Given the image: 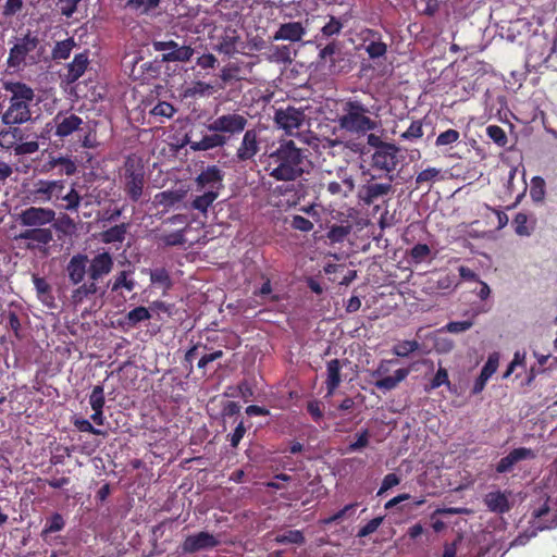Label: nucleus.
<instances>
[{
    "label": "nucleus",
    "instance_id": "obj_53",
    "mask_svg": "<svg viewBox=\"0 0 557 557\" xmlns=\"http://www.w3.org/2000/svg\"><path fill=\"white\" fill-rule=\"evenodd\" d=\"M175 112H176V109L173 107L172 103L166 102V101H159L150 110V115H152L154 117H161V119H171Z\"/></svg>",
    "mask_w": 557,
    "mask_h": 557
},
{
    "label": "nucleus",
    "instance_id": "obj_9",
    "mask_svg": "<svg viewBox=\"0 0 557 557\" xmlns=\"http://www.w3.org/2000/svg\"><path fill=\"white\" fill-rule=\"evenodd\" d=\"M261 150L260 133L256 128L246 129L236 149V160L240 163L255 161Z\"/></svg>",
    "mask_w": 557,
    "mask_h": 557
},
{
    "label": "nucleus",
    "instance_id": "obj_26",
    "mask_svg": "<svg viewBox=\"0 0 557 557\" xmlns=\"http://www.w3.org/2000/svg\"><path fill=\"white\" fill-rule=\"evenodd\" d=\"M33 283L37 293V298L48 308H55V298L52 287L45 277L33 274Z\"/></svg>",
    "mask_w": 557,
    "mask_h": 557
},
{
    "label": "nucleus",
    "instance_id": "obj_27",
    "mask_svg": "<svg viewBox=\"0 0 557 557\" xmlns=\"http://www.w3.org/2000/svg\"><path fill=\"white\" fill-rule=\"evenodd\" d=\"M497 368L498 357L496 355H491L473 384L472 394H479L484 389L486 382L496 372Z\"/></svg>",
    "mask_w": 557,
    "mask_h": 557
},
{
    "label": "nucleus",
    "instance_id": "obj_23",
    "mask_svg": "<svg viewBox=\"0 0 557 557\" xmlns=\"http://www.w3.org/2000/svg\"><path fill=\"white\" fill-rule=\"evenodd\" d=\"M391 191V183H369L360 188L359 198L364 205L370 206L380 197H383Z\"/></svg>",
    "mask_w": 557,
    "mask_h": 557
},
{
    "label": "nucleus",
    "instance_id": "obj_12",
    "mask_svg": "<svg viewBox=\"0 0 557 557\" xmlns=\"http://www.w3.org/2000/svg\"><path fill=\"white\" fill-rule=\"evenodd\" d=\"M153 48L156 51H166L162 55L163 62H187L194 54L190 46H180L174 40L154 41Z\"/></svg>",
    "mask_w": 557,
    "mask_h": 557
},
{
    "label": "nucleus",
    "instance_id": "obj_61",
    "mask_svg": "<svg viewBox=\"0 0 557 557\" xmlns=\"http://www.w3.org/2000/svg\"><path fill=\"white\" fill-rule=\"evenodd\" d=\"M383 517H375L361 527L357 533L358 537H366L374 533L383 522Z\"/></svg>",
    "mask_w": 557,
    "mask_h": 557
},
{
    "label": "nucleus",
    "instance_id": "obj_24",
    "mask_svg": "<svg viewBox=\"0 0 557 557\" xmlns=\"http://www.w3.org/2000/svg\"><path fill=\"white\" fill-rule=\"evenodd\" d=\"M306 34V28L300 22H288L281 24L274 33V40L300 41Z\"/></svg>",
    "mask_w": 557,
    "mask_h": 557
},
{
    "label": "nucleus",
    "instance_id": "obj_57",
    "mask_svg": "<svg viewBox=\"0 0 557 557\" xmlns=\"http://www.w3.org/2000/svg\"><path fill=\"white\" fill-rule=\"evenodd\" d=\"M73 425L79 431L85 433H90L94 435L106 436L107 432L96 429L87 419L84 418H75L73 421Z\"/></svg>",
    "mask_w": 557,
    "mask_h": 557
},
{
    "label": "nucleus",
    "instance_id": "obj_54",
    "mask_svg": "<svg viewBox=\"0 0 557 557\" xmlns=\"http://www.w3.org/2000/svg\"><path fill=\"white\" fill-rule=\"evenodd\" d=\"M486 134L499 147H505L508 143L505 131L498 125H488Z\"/></svg>",
    "mask_w": 557,
    "mask_h": 557
},
{
    "label": "nucleus",
    "instance_id": "obj_29",
    "mask_svg": "<svg viewBox=\"0 0 557 557\" xmlns=\"http://www.w3.org/2000/svg\"><path fill=\"white\" fill-rule=\"evenodd\" d=\"M409 375V370L400 368L394 372L393 375H386L377 379L374 383L375 387L381 391H392L398 386Z\"/></svg>",
    "mask_w": 557,
    "mask_h": 557
},
{
    "label": "nucleus",
    "instance_id": "obj_58",
    "mask_svg": "<svg viewBox=\"0 0 557 557\" xmlns=\"http://www.w3.org/2000/svg\"><path fill=\"white\" fill-rule=\"evenodd\" d=\"M423 136V127L421 121H412L409 127L400 135L401 139L416 140Z\"/></svg>",
    "mask_w": 557,
    "mask_h": 557
},
{
    "label": "nucleus",
    "instance_id": "obj_35",
    "mask_svg": "<svg viewBox=\"0 0 557 557\" xmlns=\"http://www.w3.org/2000/svg\"><path fill=\"white\" fill-rule=\"evenodd\" d=\"M98 292L97 281H91L82 284L72 292V301L75 305L82 304L86 298L95 295Z\"/></svg>",
    "mask_w": 557,
    "mask_h": 557
},
{
    "label": "nucleus",
    "instance_id": "obj_28",
    "mask_svg": "<svg viewBox=\"0 0 557 557\" xmlns=\"http://www.w3.org/2000/svg\"><path fill=\"white\" fill-rule=\"evenodd\" d=\"M343 368V363L339 359H332L326 363V391L327 395H333L334 392L338 388L342 383L341 371Z\"/></svg>",
    "mask_w": 557,
    "mask_h": 557
},
{
    "label": "nucleus",
    "instance_id": "obj_45",
    "mask_svg": "<svg viewBox=\"0 0 557 557\" xmlns=\"http://www.w3.org/2000/svg\"><path fill=\"white\" fill-rule=\"evenodd\" d=\"M304 533L299 530H288L282 534H277L275 542L278 544H298L305 543Z\"/></svg>",
    "mask_w": 557,
    "mask_h": 557
},
{
    "label": "nucleus",
    "instance_id": "obj_21",
    "mask_svg": "<svg viewBox=\"0 0 557 557\" xmlns=\"http://www.w3.org/2000/svg\"><path fill=\"white\" fill-rule=\"evenodd\" d=\"M510 492L507 491L490 492L484 496L483 502L488 511L503 515L511 509V504L508 498Z\"/></svg>",
    "mask_w": 557,
    "mask_h": 557
},
{
    "label": "nucleus",
    "instance_id": "obj_25",
    "mask_svg": "<svg viewBox=\"0 0 557 557\" xmlns=\"http://www.w3.org/2000/svg\"><path fill=\"white\" fill-rule=\"evenodd\" d=\"M228 143V137L220 134L219 132H212L211 134H205L199 140L193 143V151H207L215 148H222Z\"/></svg>",
    "mask_w": 557,
    "mask_h": 557
},
{
    "label": "nucleus",
    "instance_id": "obj_6",
    "mask_svg": "<svg viewBox=\"0 0 557 557\" xmlns=\"http://www.w3.org/2000/svg\"><path fill=\"white\" fill-rule=\"evenodd\" d=\"M51 202L58 208L69 211L77 212L83 200L82 195L76 189V183L71 184L67 193H64L66 181L65 180H51Z\"/></svg>",
    "mask_w": 557,
    "mask_h": 557
},
{
    "label": "nucleus",
    "instance_id": "obj_38",
    "mask_svg": "<svg viewBox=\"0 0 557 557\" xmlns=\"http://www.w3.org/2000/svg\"><path fill=\"white\" fill-rule=\"evenodd\" d=\"M65 527V520L59 512L52 513L46 519L45 527L41 531V536L45 539L48 534L62 531Z\"/></svg>",
    "mask_w": 557,
    "mask_h": 557
},
{
    "label": "nucleus",
    "instance_id": "obj_17",
    "mask_svg": "<svg viewBox=\"0 0 557 557\" xmlns=\"http://www.w3.org/2000/svg\"><path fill=\"white\" fill-rule=\"evenodd\" d=\"M535 458V454L531 448L518 447L513 448L508 455L503 457L496 465L495 471L498 474L511 472L515 466L523 460Z\"/></svg>",
    "mask_w": 557,
    "mask_h": 557
},
{
    "label": "nucleus",
    "instance_id": "obj_1",
    "mask_svg": "<svg viewBox=\"0 0 557 557\" xmlns=\"http://www.w3.org/2000/svg\"><path fill=\"white\" fill-rule=\"evenodd\" d=\"M309 164L306 150L293 140H283L268 154L265 171L275 181L290 182L300 177Z\"/></svg>",
    "mask_w": 557,
    "mask_h": 557
},
{
    "label": "nucleus",
    "instance_id": "obj_49",
    "mask_svg": "<svg viewBox=\"0 0 557 557\" xmlns=\"http://www.w3.org/2000/svg\"><path fill=\"white\" fill-rule=\"evenodd\" d=\"M420 348V344L417 341H403L397 343L392 351L397 357H408L410 354L417 351Z\"/></svg>",
    "mask_w": 557,
    "mask_h": 557
},
{
    "label": "nucleus",
    "instance_id": "obj_30",
    "mask_svg": "<svg viewBox=\"0 0 557 557\" xmlns=\"http://www.w3.org/2000/svg\"><path fill=\"white\" fill-rule=\"evenodd\" d=\"M556 525H557V521H555V520H552L549 523H537V524L534 523V524H532L531 529L518 534L510 543V547L523 546L531 539L535 537L537 535L539 531L552 529Z\"/></svg>",
    "mask_w": 557,
    "mask_h": 557
},
{
    "label": "nucleus",
    "instance_id": "obj_50",
    "mask_svg": "<svg viewBox=\"0 0 557 557\" xmlns=\"http://www.w3.org/2000/svg\"><path fill=\"white\" fill-rule=\"evenodd\" d=\"M460 139V133L457 129L449 128L445 132H442L435 140V146L446 147V146H453L454 144L458 143Z\"/></svg>",
    "mask_w": 557,
    "mask_h": 557
},
{
    "label": "nucleus",
    "instance_id": "obj_47",
    "mask_svg": "<svg viewBox=\"0 0 557 557\" xmlns=\"http://www.w3.org/2000/svg\"><path fill=\"white\" fill-rule=\"evenodd\" d=\"M442 385H446L450 388V381L448 379V372L445 368L440 367L433 379L430 381L428 385H425V392H431L441 387Z\"/></svg>",
    "mask_w": 557,
    "mask_h": 557
},
{
    "label": "nucleus",
    "instance_id": "obj_11",
    "mask_svg": "<svg viewBox=\"0 0 557 557\" xmlns=\"http://www.w3.org/2000/svg\"><path fill=\"white\" fill-rule=\"evenodd\" d=\"M39 172L41 174L72 176L77 172V165L71 156L49 154L48 159L41 164Z\"/></svg>",
    "mask_w": 557,
    "mask_h": 557
},
{
    "label": "nucleus",
    "instance_id": "obj_56",
    "mask_svg": "<svg viewBox=\"0 0 557 557\" xmlns=\"http://www.w3.org/2000/svg\"><path fill=\"white\" fill-rule=\"evenodd\" d=\"M151 318L149 310L146 307L139 306L132 309L127 313L128 323L135 325L139 322L147 321Z\"/></svg>",
    "mask_w": 557,
    "mask_h": 557
},
{
    "label": "nucleus",
    "instance_id": "obj_44",
    "mask_svg": "<svg viewBox=\"0 0 557 557\" xmlns=\"http://www.w3.org/2000/svg\"><path fill=\"white\" fill-rule=\"evenodd\" d=\"M129 272L128 271H121L114 278L112 285H111V290L112 292H119L121 288H125L127 292H132L134 290L135 286H136V283L134 280H129L127 276H128Z\"/></svg>",
    "mask_w": 557,
    "mask_h": 557
},
{
    "label": "nucleus",
    "instance_id": "obj_10",
    "mask_svg": "<svg viewBox=\"0 0 557 557\" xmlns=\"http://www.w3.org/2000/svg\"><path fill=\"white\" fill-rule=\"evenodd\" d=\"M399 148L396 145H384L381 150H375L372 154L371 166L373 170L389 174L396 170L399 163Z\"/></svg>",
    "mask_w": 557,
    "mask_h": 557
},
{
    "label": "nucleus",
    "instance_id": "obj_51",
    "mask_svg": "<svg viewBox=\"0 0 557 557\" xmlns=\"http://www.w3.org/2000/svg\"><path fill=\"white\" fill-rule=\"evenodd\" d=\"M185 230H178L176 232L168 233V234H161L159 236V242L162 243L164 246H182L185 244Z\"/></svg>",
    "mask_w": 557,
    "mask_h": 557
},
{
    "label": "nucleus",
    "instance_id": "obj_46",
    "mask_svg": "<svg viewBox=\"0 0 557 557\" xmlns=\"http://www.w3.org/2000/svg\"><path fill=\"white\" fill-rule=\"evenodd\" d=\"M431 255V248L426 244H417L408 252L410 260L414 264L424 262Z\"/></svg>",
    "mask_w": 557,
    "mask_h": 557
},
{
    "label": "nucleus",
    "instance_id": "obj_43",
    "mask_svg": "<svg viewBox=\"0 0 557 557\" xmlns=\"http://www.w3.org/2000/svg\"><path fill=\"white\" fill-rule=\"evenodd\" d=\"M545 181L541 176H534L531 180L530 197L534 202H542L545 198Z\"/></svg>",
    "mask_w": 557,
    "mask_h": 557
},
{
    "label": "nucleus",
    "instance_id": "obj_55",
    "mask_svg": "<svg viewBox=\"0 0 557 557\" xmlns=\"http://www.w3.org/2000/svg\"><path fill=\"white\" fill-rule=\"evenodd\" d=\"M106 404L104 388L101 384L95 385L89 395V405L91 409L103 408Z\"/></svg>",
    "mask_w": 557,
    "mask_h": 557
},
{
    "label": "nucleus",
    "instance_id": "obj_7",
    "mask_svg": "<svg viewBox=\"0 0 557 557\" xmlns=\"http://www.w3.org/2000/svg\"><path fill=\"white\" fill-rule=\"evenodd\" d=\"M247 125V117L233 111L218 115L207 125V128L209 132H219L220 134H223L228 137L230 140L232 137L242 134L246 129Z\"/></svg>",
    "mask_w": 557,
    "mask_h": 557
},
{
    "label": "nucleus",
    "instance_id": "obj_34",
    "mask_svg": "<svg viewBox=\"0 0 557 557\" xmlns=\"http://www.w3.org/2000/svg\"><path fill=\"white\" fill-rule=\"evenodd\" d=\"M23 131L18 127H11L0 132V146L5 149H11L17 145V141L23 139Z\"/></svg>",
    "mask_w": 557,
    "mask_h": 557
},
{
    "label": "nucleus",
    "instance_id": "obj_2",
    "mask_svg": "<svg viewBox=\"0 0 557 557\" xmlns=\"http://www.w3.org/2000/svg\"><path fill=\"white\" fill-rule=\"evenodd\" d=\"M2 88L11 94L9 107L2 114V123L13 126L30 121V106L35 100L34 89L25 83L13 81L3 82Z\"/></svg>",
    "mask_w": 557,
    "mask_h": 557
},
{
    "label": "nucleus",
    "instance_id": "obj_22",
    "mask_svg": "<svg viewBox=\"0 0 557 557\" xmlns=\"http://www.w3.org/2000/svg\"><path fill=\"white\" fill-rule=\"evenodd\" d=\"M88 262V257L83 253L74 255L67 265L66 272L70 282L73 285H77L84 281L86 274H88V269L86 268Z\"/></svg>",
    "mask_w": 557,
    "mask_h": 557
},
{
    "label": "nucleus",
    "instance_id": "obj_14",
    "mask_svg": "<svg viewBox=\"0 0 557 557\" xmlns=\"http://www.w3.org/2000/svg\"><path fill=\"white\" fill-rule=\"evenodd\" d=\"M54 136L65 138L75 132L83 131L85 125L82 117L71 112H59L53 119Z\"/></svg>",
    "mask_w": 557,
    "mask_h": 557
},
{
    "label": "nucleus",
    "instance_id": "obj_62",
    "mask_svg": "<svg viewBox=\"0 0 557 557\" xmlns=\"http://www.w3.org/2000/svg\"><path fill=\"white\" fill-rule=\"evenodd\" d=\"M38 149H39V144L37 140L20 143L17 145H15V147H14V154L15 156L32 154V153L37 152Z\"/></svg>",
    "mask_w": 557,
    "mask_h": 557
},
{
    "label": "nucleus",
    "instance_id": "obj_41",
    "mask_svg": "<svg viewBox=\"0 0 557 557\" xmlns=\"http://www.w3.org/2000/svg\"><path fill=\"white\" fill-rule=\"evenodd\" d=\"M442 178L441 176V170L436 168H428L416 176V188H420L424 184H431L433 182L440 181Z\"/></svg>",
    "mask_w": 557,
    "mask_h": 557
},
{
    "label": "nucleus",
    "instance_id": "obj_60",
    "mask_svg": "<svg viewBox=\"0 0 557 557\" xmlns=\"http://www.w3.org/2000/svg\"><path fill=\"white\" fill-rule=\"evenodd\" d=\"M343 28V24L335 16H331L330 21L322 27V35L325 37H331L334 35H338Z\"/></svg>",
    "mask_w": 557,
    "mask_h": 557
},
{
    "label": "nucleus",
    "instance_id": "obj_64",
    "mask_svg": "<svg viewBox=\"0 0 557 557\" xmlns=\"http://www.w3.org/2000/svg\"><path fill=\"white\" fill-rule=\"evenodd\" d=\"M238 72V65L228 64L221 70L220 77L224 83H228L233 79H239Z\"/></svg>",
    "mask_w": 557,
    "mask_h": 557
},
{
    "label": "nucleus",
    "instance_id": "obj_20",
    "mask_svg": "<svg viewBox=\"0 0 557 557\" xmlns=\"http://www.w3.org/2000/svg\"><path fill=\"white\" fill-rule=\"evenodd\" d=\"M240 36L237 30L232 27H226L222 35L218 38L214 45V50L221 54L233 57L238 53V44Z\"/></svg>",
    "mask_w": 557,
    "mask_h": 557
},
{
    "label": "nucleus",
    "instance_id": "obj_40",
    "mask_svg": "<svg viewBox=\"0 0 557 557\" xmlns=\"http://www.w3.org/2000/svg\"><path fill=\"white\" fill-rule=\"evenodd\" d=\"M75 46V41L73 38H67L62 41H58L52 49V59L53 60H65L70 57L72 49Z\"/></svg>",
    "mask_w": 557,
    "mask_h": 557
},
{
    "label": "nucleus",
    "instance_id": "obj_15",
    "mask_svg": "<svg viewBox=\"0 0 557 557\" xmlns=\"http://www.w3.org/2000/svg\"><path fill=\"white\" fill-rule=\"evenodd\" d=\"M54 219L55 212L42 207H29L20 215L21 223L25 226H41L51 223Z\"/></svg>",
    "mask_w": 557,
    "mask_h": 557
},
{
    "label": "nucleus",
    "instance_id": "obj_59",
    "mask_svg": "<svg viewBox=\"0 0 557 557\" xmlns=\"http://www.w3.org/2000/svg\"><path fill=\"white\" fill-rule=\"evenodd\" d=\"M370 438V433L368 429L362 430L357 434V440L354 443H350L347 447L349 453L358 451L368 446Z\"/></svg>",
    "mask_w": 557,
    "mask_h": 557
},
{
    "label": "nucleus",
    "instance_id": "obj_63",
    "mask_svg": "<svg viewBox=\"0 0 557 557\" xmlns=\"http://www.w3.org/2000/svg\"><path fill=\"white\" fill-rule=\"evenodd\" d=\"M473 322L470 320L466 321H450L445 325V330L449 333H462L470 330Z\"/></svg>",
    "mask_w": 557,
    "mask_h": 557
},
{
    "label": "nucleus",
    "instance_id": "obj_31",
    "mask_svg": "<svg viewBox=\"0 0 557 557\" xmlns=\"http://www.w3.org/2000/svg\"><path fill=\"white\" fill-rule=\"evenodd\" d=\"M21 239L30 240L41 245H48L53 239L50 228H27L20 234Z\"/></svg>",
    "mask_w": 557,
    "mask_h": 557
},
{
    "label": "nucleus",
    "instance_id": "obj_36",
    "mask_svg": "<svg viewBox=\"0 0 557 557\" xmlns=\"http://www.w3.org/2000/svg\"><path fill=\"white\" fill-rule=\"evenodd\" d=\"M51 180H39L34 184L32 195L36 201L51 202Z\"/></svg>",
    "mask_w": 557,
    "mask_h": 557
},
{
    "label": "nucleus",
    "instance_id": "obj_52",
    "mask_svg": "<svg viewBox=\"0 0 557 557\" xmlns=\"http://www.w3.org/2000/svg\"><path fill=\"white\" fill-rule=\"evenodd\" d=\"M354 189V181L351 178H345L342 183L330 182L327 184V191L331 195H343L347 196L348 193Z\"/></svg>",
    "mask_w": 557,
    "mask_h": 557
},
{
    "label": "nucleus",
    "instance_id": "obj_19",
    "mask_svg": "<svg viewBox=\"0 0 557 557\" xmlns=\"http://www.w3.org/2000/svg\"><path fill=\"white\" fill-rule=\"evenodd\" d=\"M113 258L108 251L96 255L88 267V277L91 281H98L109 274L113 269Z\"/></svg>",
    "mask_w": 557,
    "mask_h": 557
},
{
    "label": "nucleus",
    "instance_id": "obj_16",
    "mask_svg": "<svg viewBox=\"0 0 557 557\" xmlns=\"http://www.w3.org/2000/svg\"><path fill=\"white\" fill-rule=\"evenodd\" d=\"M361 39L370 59H379L386 54L387 45L382 40L380 32L367 28L362 30Z\"/></svg>",
    "mask_w": 557,
    "mask_h": 557
},
{
    "label": "nucleus",
    "instance_id": "obj_32",
    "mask_svg": "<svg viewBox=\"0 0 557 557\" xmlns=\"http://www.w3.org/2000/svg\"><path fill=\"white\" fill-rule=\"evenodd\" d=\"M88 63L89 61L87 53L76 54L67 66V79L70 82L77 81L85 73Z\"/></svg>",
    "mask_w": 557,
    "mask_h": 557
},
{
    "label": "nucleus",
    "instance_id": "obj_13",
    "mask_svg": "<svg viewBox=\"0 0 557 557\" xmlns=\"http://www.w3.org/2000/svg\"><path fill=\"white\" fill-rule=\"evenodd\" d=\"M220 545V540L207 532L200 531L195 534L187 535L181 545L184 554H195L200 550L212 549Z\"/></svg>",
    "mask_w": 557,
    "mask_h": 557
},
{
    "label": "nucleus",
    "instance_id": "obj_42",
    "mask_svg": "<svg viewBox=\"0 0 557 557\" xmlns=\"http://www.w3.org/2000/svg\"><path fill=\"white\" fill-rule=\"evenodd\" d=\"M535 222H532V225H529V218L525 213L519 212L516 214L513 219L515 232L520 236H530Z\"/></svg>",
    "mask_w": 557,
    "mask_h": 557
},
{
    "label": "nucleus",
    "instance_id": "obj_4",
    "mask_svg": "<svg viewBox=\"0 0 557 557\" xmlns=\"http://www.w3.org/2000/svg\"><path fill=\"white\" fill-rule=\"evenodd\" d=\"M145 187V169L140 160L128 157L124 163L123 190L126 196L137 202Z\"/></svg>",
    "mask_w": 557,
    "mask_h": 557
},
{
    "label": "nucleus",
    "instance_id": "obj_8",
    "mask_svg": "<svg viewBox=\"0 0 557 557\" xmlns=\"http://www.w3.org/2000/svg\"><path fill=\"white\" fill-rule=\"evenodd\" d=\"M274 122L286 134L294 135L295 131H298L306 122V113L300 108L287 106L275 110Z\"/></svg>",
    "mask_w": 557,
    "mask_h": 557
},
{
    "label": "nucleus",
    "instance_id": "obj_37",
    "mask_svg": "<svg viewBox=\"0 0 557 557\" xmlns=\"http://www.w3.org/2000/svg\"><path fill=\"white\" fill-rule=\"evenodd\" d=\"M150 282L164 290H169L172 287V280L169 271L165 268H157L150 270Z\"/></svg>",
    "mask_w": 557,
    "mask_h": 557
},
{
    "label": "nucleus",
    "instance_id": "obj_3",
    "mask_svg": "<svg viewBox=\"0 0 557 557\" xmlns=\"http://www.w3.org/2000/svg\"><path fill=\"white\" fill-rule=\"evenodd\" d=\"M370 109L358 99H349L343 104L338 116L339 127L348 133L364 135L377 127L376 121L369 116Z\"/></svg>",
    "mask_w": 557,
    "mask_h": 557
},
{
    "label": "nucleus",
    "instance_id": "obj_33",
    "mask_svg": "<svg viewBox=\"0 0 557 557\" xmlns=\"http://www.w3.org/2000/svg\"><path fill=\"white\" fill-rule=\"evenodd\" d=\"M128 224H116L100 233V239L104 244L122 243L125 239Z\"/></svg>",
    "mask_w": 557,
    "mask_h": 557
},
{
    "label": "nucleus",
    "instance_id": "obj_5",
    "mask_svg": "<svg viewBox=\"0 0 557 557\" xmlns=\"http://www.w3.org/2000/svg\"><path fill=\"white\" fill-rule=\"evenodd\" d=\"M39 45V38L28 30L24 36L16 39L10 48L7 59V66L13 70H22L27 64V58Z\"/></svg>",
    "mask_w": 557,
    "mask_h": 557
},
{
    "label": "nucleus",
    "instance_id": "obj_18",
    "mask_svg": "<svg viewBox=\"0 0 557 557\" xmlns=\"http://www.w3.org/2000/svg\"><path fill=\"white\" fill-rule=\"evenodd\" d=\"M224 173L218 165H208L195 180L198 189H220L223 186Z\"/></svg>",
    "mask_w": 557,
    "mask_h": 557
},
{
    "label": "nucleus",
    "instance_id": "obj_39",
    "mask_svg": "<svg viewBox=\"0 0 557 557\" xmlns=\"http://www.w3.org/2000/svg\"><path fill=\"white\" fill-rule=\"evenodd\" d=\"M218 190H208L205 194L197 196L191 201V208L205 213L207 212L208 208L213 203V201L218 198Z\"/></svg>",
    "mask_w": 557,
    "mask_h": 557
},
{
    "label": "nucleus",
    "instance_id": "obj_48",
    "mask_svg": "<svg viewBox=\"0 0 557 557\" xmlns=\"http://www.w3.org/2000/svg\"><path fill=\"white\" fill-rule=\"evenodd\" d=\"M351 225H332L330 230L327 231L326 237L332 243H343L345 238L350 234L351 232Z\"/></svg>",
    "mask_w": 557,
    "mask_h": 557
}]
</instances>
